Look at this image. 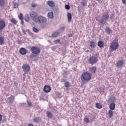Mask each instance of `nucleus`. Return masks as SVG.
<instances>
[{
	"mask_svg": "<svg viewBox=\"0 0 126 126\" xmlns=\"http://www.w3.org/2000/svg\"><path fill=\"white\" fill-rule=\"evenodd\" d=\"M102 18L105 20H108V19H109V14L106 13L103 14L102 16Z\"/></svg>",
	"mask_w": 126,
	"mask_h": 126,
	"instance_id": "6ab92c4d",
	"label": "nucleus"
},
{
	"mask_svg": "<svg viewBox=\"0 0 126 126\" xmlns=\"http://www.w3.org/2000/svg\"><path fill=\"white\" fill-rule=\"evenodd\" d=\"M95 107L97 108V109H102V104L99 103H96L95 104Z\"/></svg>",
	"mask_w": 126,
	"mask_h": 126,
	"instance_id": "a878e982",
	"label": "nucleus"
},
{
	"mask_svg": "<svg viewBox=\"0 0 126 126\" xmlns=\"http://www.w3.org/2000/svg\"><path fill=\"white\" fill-rule=\"evenodd\" d=\"M82 77L85 81H89L92 76H91V74L85 72L82 73Z\"/></svg>",
	"mask_w": 126,
	"mask_h": 126,
	"instance_id": "7ed1b4c3",
	"label": "nucleus"
},
{
	"mask_svg": "<svg viewBox=\"0 0 126 126\" xmlns=\"http://www.w3.org/2000/svg\"><path fill=\"white\" fill-rule=\"evenodd\" d=\"M25 21H26L27 22H28L30 20V18H29V16H26L25 18Z\"/></svg>",
	"mask_w": 126,
	"mask_h": 126,
	"instance_id": "473e14b6",
	"label": "nucleus"
},
{
	"mask_svg": "<svg viewBox=\"0 0 126 126\" xmlns=\"http://www.w3.org/2000/svg\"><path fill=\"white\" fill-rule=\"evenodd\" d=\"M32 30H33V32H35V33H38V32H39V30H38V29H37L35 27H33L32 28Z\"/></svg>",
	"mask_w": 126,
	"mask_h": 126,
	"instance_id": "2f4dec72",
	"label": "nucleus"
},
{
	"mask_svg": "<svg viewBox=\"0 0 126 126\" xmlns=\"http://www.w3.org/2000/svg\"><path fill=\"white\" fill-rule=\"evenodd\" d=\"M59 34L60 33L58 32H55L52 34V37L53 38H56V37H58Z\"/></svg>",
	"mask_w": 126,
	"mask_h": 126,
	"instance_id": "aec40b11",
	"label": "nucleus"
},
{
	"mask_svg": "<svg viewBox=\"0 0 126 126\" xmlns=\"http://www.w3.org/2000/svg\"><path fill=\"white\" fill-rule=\"evenodd\" d=\"M124 64V62L123 61H119L117 62L116 65L117 67H121V66H123Z\"/></svg>",
	"mask_w": 126,
	"mask_h": 126,
	"instance_id": "4468645a",
	"label": "nucleus"
},
{
	"mask_svg": "<svg viewBox=\"0 0 126 126\" xmlns=\"http://www.w3.org/2000/svg\"><path fill=\"white\" fill-rule=\"evenodd\" d=\"M90 47L91 49H95L96 47V42L94 41H91L90 42Z\"/></svg>",
	"mask_w": 126,
	"mask_h": 126,
	"instance_id": "f8f14e48",
	"label": "nucleus"
},
{
	"mask_svg": "<svg viewBox=\"0 0 126 126\" xmlns=\"http://www.w3.org/2000/svg\"><path fill=\"white\" fill-rule=\"evenodd\" d=\"M18 44H19V45H20V44H22L21 41H19L18 42Z\"/></svg>",
	"mask_w": 126,
	"mask_h": 126,
	"instance_id": "a18cd8bd",
	"label": "nucleus"
},
{
	"mask_svg": "<svg viewBox=\"0 0 126 126\" xmlns=\"http://www.w3.org/2000/svg\"><path fill=\"white\" fill-rule=\"evenodd\" d=\"M110 48L112 51H116V50H117V49L119 48V43L118 41L113 40L111 44Z\"/></svg>",
	"mask_w": 126,
	"mask_h": 126,
	"instance_id": "20e7f679",
	"label": "nucleus"
},
{
	"mask_svg": "<svg viewBox=\"0 0 126 126\" xmlns=\"http://www.w3.org/2000/svg\"><path fill=\"white\" fill-rule=\"evenodd\" d=\"M31 51L33 54V55H30L31 58H33V57H37V56H39V54L41 52V50L40 48L37 46H32L31 49Z\"/></svg>",
	"mask_w": 126,
	"mask_h": 126,
	"instance_id": "f03ea898",
	"label": "nucleus"
},
{
	"mask_svg": "<svg viewBox=\"0 0 126 126\" xmlns=\"http://www.w3.org/2000/svg\"><path fill=\"white\" fill-rule=\"evenodd\" d=\"M30 15L31 19L35 23H39V24H44L47 22V18L43 16H39L38 17V13L36 12H32L30 13Z\"/></svg>",
	"mask_w": 126,
	"mask_h": 126,
	"instance_id": "f257e3e1",
	"label": "nucleus"
},
{
	"mask_svg": "<svg viewBox=\"0 0 126 126\" xmlns=\"http://www.w3.org/2000/svg\"><path fill=\"white\" fill-rule=\"evenodd\" d=\"M32 7H36V6H37V4L35 3H32Z\"/></svg>",
	"mask_w": 126,
	"mask_h": 126,
	"instance_id": "e433bc0d",
	"label": "nucleus"
},
{
	"mask_svg": "<svg viewBox=\"0 0 126 126\" xmlns=\"http://www.w3.org/2000/svg\"><path fill=\"white\" fill-rule=\"evenodd\" d=\"M48 17H49V18H53L54 13H53V12H51L48 13Z\"/></svg>",
	"mask_w": 126,
	"mask_h": 126,
	"instance_id": "393cba45",
	"label": "nucleus"
},
{
	"mask_svg": "<svg viewBox=\"0 0 126 126\" xmlns=\"http://www.w3.org/2000/svg\"><path fill=\"white\" fill-rule=\"evenodd\" d=\"M10 22L13 25H16V24H17V21L15 19H11Z\"/></svg>",
	"mask_w": 126,
	"mask_h": 126,
	"instance_id": "4be33fe9",
	"label": "nucleus"
},
{
	"mask_svg": "<svg viewBox=\"0 0 126 126\" xmlns=\"http://www.w3.org/2000/svg\"><path fill=\"white\" fill-rule=\"evenodd\" d=\"M116 104L115 103H111L109 106L110 110H114Z\"/></svg>",
	"mask_w": 126,
	"mask_h": 126,
	"instance_id": "b1692460",
	"label": "nucleus"
},
{
	"mask_svg": "<svg viewBox=\"0 0 126 126\" xmlns=\"http://www.w3.org/2000/svg\"><path fill=\"white\" fill-rule=\"evenodd\" d=\"M84 121L87 124H89V119L88 118V117L85 118Z\"/></svg>",
	"mask_w": 126,
	"mask_h": 126,
	"instance_id": "7c9ffc66",
	"label": "nucleus"
},
{
	"mask_svg": "<svg viewBox=\"0 0 126 126\" xmlns=\"http://www.w3.org/2000/svg\"><path fill=\"white\" fill-rule=\"evenodd\" d=\"M4 0H0V6L2 7L4 6Z\"/></svg>",
	"mask_w": 126,
	"mask_h": 126,
	"instance_id": "c85d7f7f",
	"label": "nucleus"
},
{
	"mask_svg": "<svg viewBox=\"0 0 126 126\" xmlns=\"http://www.w3.org/2000/svg\"><path fill=\"white\" fill-rule=\"evenodd\" d=\"M65 8L66 9L68 10V9H70V6H69V5H65Z\"/></svg>",
	"mask_w": 126,
	"mask_h": 126,
	"instance_id": "c9c22d12",
	"label": "nucleus"
},
{
	"mask_svg": "<svg viewBox=\"0 0 126 126\" xmlns=\"http://www.w3.org/2000/svg\"><path fill=\"white\" fill-rule=\"evenodd\" d=\"M21 20V24L22 25H23L24 24V21H23V20Z\"/></svg>",
	"mask_w": 126,
	"mask_h": 126,
	"instance_id": "37998d69",
	"label": "nucleus"
},
{
	"mask_svg": "<svg viewBox=\"0 0 126 126\" xmlns=\"http://www.w3.org/2000/svg\"><path fill=\"white\" fill-rule=\"evenodd\" d=\"M46 116L49 119L53 118V114L52 112H51V111H47L46 113Z\"/></svg>",
	"mask_w": 126,
	"mask_h": 126,
	"instance_id": "f3484780",
	"label": "nucleus"
},
{
	"mask_svg": "<svg viewBox=\"0 0 126 126\" xmlns=\"http://www.w3.org/2000/svg\"><path fill=\"white\" fill-rule=\"evenodd\" d=\"M106 21H105V20H104V19H102V20H101V24H105V23H106Z\"/></svg>",
	"mask_w": 126,
	"mask_h": 126,
	"instance_id": "4c0bfd02",
	"label": "nucleus"
},
{
	"mask_svg": "<svg viewBox=\"0 0 126 126\" xmlns=\"http://www.w3.org/2000/svg\"><path fill=\"white\" fill-rule=\"evenodd\" d=\"M19 52L21 55H26V53H27V51L24 48H20Z\"/></svg>",
	"mask_w": 126,
	"mask_h": 126,
	"instance_id": "9d476101",
	"label": "nucleus"
},
{
	"mask_svg": "<svg viewBox=\"0 0 126 126\" xmlns=\"http://www.w3.org/2000/svg\"><path fill=\"white\" fill-rule=\"evenodd\" d=\"M28 126H33V124H29Z\"/></svg>",
	"mask_w": 126,
	"mask_h": 126,
	"instance_id": "49530a36",
	"label": "nucleus"
},
{
	"mask_svg": "<svg viewBox=\"0 0 126 126\" xmlns=\"http://www.w3.org/2000/svg\"><path fill=\"white\" fill-rule=\"evenodd\" d=\"M67 16L68 22H70L72 18L71 16V13H67Z\"/></svg>",
	"mask_w": 126,
	"mask_h": 126,
	"instance_id": "dca6fc26",
	"label": "nucleus"
},
{
	"mask_svg": "<svg viewBox=\"0 0 126 126\" xmlns=\"http://www.w3.org/2000/svg\"><path fill=\"white\" fill-rule=\"evenodd\" d=\"M113 111L111 110H109L108 111V113L107 114L108 117L109 118H112L113 117Z\"/></svg>",
	"mask_w": 126,
	"mask_h": 126,
	"instance_id": "412c9836",
	"label": "nucleus"
},
{
	"mask_svg": "<svg viewBox=\"0 0 126 126\" xmlns=\"http://www.w3.org/2000/svg\"><path fill=\"white\" fill-rule=\"evenodd\" d=\"M123 3L126 4V0H122Z\"/></svg>",
	"mask_w": 126,
	"mask_h": 126,
	"instance_id": "79ce46f5",
	"label": "nucleus"
},
{
	"mask_svg": "<svg viewBox=\"0 0 126 126\" xmlns=\"http://www.w3.org/2000/svg\"><path fill=\"white\" fill-rule=\"evenodd\" d=\"M68 37H72V34H69V35H68Z\"/></svg>",
	"mask_w": 126,
	"mask_h": 126,
	"instance_id": "de8ad7c7",
	"label": "nucleus"
},
{
	"mask_svg": "<svg viewBox=\"0 0 126 126\" xmlns=\"http://www.w3.org/2000/svg\"><path fill=\"white\" fill-rule=\"evenodd\" d=\"M64 86L66 87V88H68L69 86H70V84L69 83V82H66L64 83Z\"/></svg>",
	"mask_w": 126,
	"mask_h": 126,
	"instance_id": "cd10ccee",
	"label": "nucleus"
},
{
	"mask_svg": "<svg viewBox=\"0 0 126 126\" xmlns=\"http://www.w3.org/2000/svg\"><path fill=\"white\" fill-rule=\"evenodd\" d=\"M4 37L2 36L0 37V45H4Z\"/></svg>",
	"mask_w": 126,
	"mask_h": 126,
	"instance_id": "a211bd4d",
	"label": "nucleus"
},
{
	"mask_svg": "<svg viewBox=\"0 0 126 126\" xmlns=\"http://www.w3.org/2000/svg\"><path fill=\"white\" fill-rule=\"evenodd\" d=\"M105 32L107 34H111L112 33V30L109 28H106Z\"/></svg>",
	"mask_w": 126,
	"mask_h": 126,
	"instance_id": "5701e85b",
	"label": "nucleus"
},
{
	"mask_svg": "<svg viewBox=\"0 0 126 126\" xmlns=\"http://www.w3.org/2000/svg\"><path fill=\"white\" fill-rule=\"evenodd\" d=\"M34 123H39L40 122L42 121V118L40 117H34L33 119Z\"/></svg>",
	"mask_w": 126,
	"mask_h": 126,
	"instance_id": "9b49d317",
	"label": "nucleus"
},
{
	"mask_svg": "<svg viewBox=\"0 0 126 126\" xmlns=\"http://www.w3.org/2000/svg\"><path fill=\"white\" fill-rule=\"evenodd\" d=\"M88 62H89V63H91L92 64L96 63L98 62V58L96 57L95 55H93L90 57L89 59L88 60Z\"/></svg>",
	"mask_w": 126,
	"mask_h": 126,
	"instance_id": "39448f33",
	"label": "nucleus"
},
{
	"mask_svg": "<svg viewBox=\"0 0 126 126\" xmlns=\"http://www.w3.org/2000/svg\"><path fill=\"white\" fill-rule=\"evenodd\" d=\"M19 19H20V20H23L24 17H23V14H22V13H20L19 15Z\"/></svg>",
	"mask_w": 126,
	"mask_h": 126,
	"instance_id": "c756f323",
	"label": "nucleus"
},
{
	"mask_svg": "<svg viewBox=\"0 0 126 126\" xmlns=\"http://www.w3.org/2000/svg\"><path fill=\"white\" fill-rule=\"evenodd\" d=\"M97 45L99 48H103V47L104 46V42H103V41H102V40H99L97 42Z\"/></svg>",
	"mask_w": 126,
	"mask_h": 126,
	"instance_id": "2eb2a0df",
	"label": "nucleus"
},
{
	"mask_svg": "<svg viewBox=\"0 0 126 126\" xmlns=\"http://www.w3.org/2000/svg\"><path fill=\"white\" fill-rule=\"evenodd\" d=\"M5 28V22L3 20H0V31Z\"/></svg>",
	"mask_w": 126,
	"mask_h": 126,
	"instance_id": "0eeeda50",
	"label": "nucleus"
},
{
	"mask_svg": "<svg viewBox=\"0 0 126 126\" xmlns=\"http://www.w3.org/2000/svg\"><path fill=\"white\" fill-rule=\"evenodd\" d=\"M28 105L29 106V107L33 106V104H32V102H31L28 101Z\"/></svg>",
	"mask_w": 126,
	"mask_h": 126,
	"instance_id": "f704fd0d",
	"label": "nucleus"
},
{
	"mask_svg": "<svg viewBox=\"0 0 126 126\" xmlns=\"http://www.w3.org/2000/svg\"><path fill=\"white\" fill-rule=\"evenodd\" d=\"M14 96L11 95L10 97H9V99H12V100H14Z\"/></svg>",
	"mask_w": 126,
	"mask_h": 126,
	"instance_id": "ea45409f",
	"label": "nucleus"
},
{
	"mask_svg": "<svg viewBox=\"0 0 126 126\" xmlns=\"http://www.w3.org/2000/svg\"><path fill=\"white\" fill-rule=\"evenodd\" d=\"M108 103H114V99L112 98H109L108 99Z\"/></svg>",
	"mask_w": 126,
	"mask_h": 126,
	"instance_id": "72a5a7b5",
	"label": "nucleus"
},
{
	"mask_svg": "<svg viewBox=\"0 0 126 126\" xmlns=\"http://www.w3.org/2000/svg\"><path fill=\"white\" fill-rule=\"evenodd\" d=\"M97 68L96 67H92L90 68L89 71L91 73H95L96 71Z\"/></svg>",
	"mask_w": 126,
	"mask_h": 126,
	"instance_id": "ddd939ff",
	"label": "nucleus"
},
{
	"mask_svg": "<svg viewBox=\"0 0 126 126\" xmlns=\"http://www.w3.org/2000/svg\"><path fill=\"white\" fill-rule=\"evenodd\" d=\"M23 71L26 73H28L30 71L31 67L30 65L28 64H24L22 66Z\"/></svg>",
	"mask_w": 126,
	"mask_h": 126,
	"instance_id": "423d86ee",
	"label": "nucleus"
},
{
	"mask_svg": "<svg viewBox=\"0 0 126 126\" xmlns=\"http://www.w3.org/2000/svg\"><path fill=\"white\" fill-rule=\"evenodd\" d=\"M1 120H2L1 115L0 114V122H1Z\"/></svg>",
	"mask_w": 126,
	"mask_h": 126,
	"instance_id": "c03bdc74",
	"label": "nucleus"
},
{
	"mask_svg": "<svg viewBox=\"0 0 126 126\" xmlns=\"http://www.w3.org/2000/svg\"><path fill=\"white\" fill-rule=\"evenodd\" d=\"M48 5H49L50 7H54L55 5V3L53 0H48L47 1Z\"/></svg>",
	"mask_w": 126,
	"mask_h": 126,
	"instance_id": "1a4fd4ad",
	"label": "nucleus"
},
{
	"mask_svg": "<svg viewBox=\"0 0 126 126\" xmlns=\"http://www.w3.org/2000/svg\"><path fill=\"white\" fill-rule=\"evenodd\" d=\"M51 90H52V89L50 86L45 85L44 87L43 91H44L45 93H49V92H51Z\"/></svg>",
	"mask_w": 126,
	"mask_h": 126,
	"instance_id": "6e6552de",
	"label": "nucleus"
},
{
	"mask_svg": "<svg viewBox=\"0 0 126 126\" xmlns=\"http://www.w3.org/2000/svg\"><path fill=\"white\" fill-rule=\"evenodd\" d=\"M14 6L15 8L18 7V4L16 3H14Z\"/></svg>",
	"mask_w": 126,
	"mask_h": 126,
	"instance_id": "58836bf2",
	"label": "nucleus"
},
{
	"mask_svg": "<svg viewBox=\"0 0 126 126\" xmlns=\"http://www.w3.org/2000/svg\"><path fill=\"white\" fill-rule=\"evenodd\" d=\"M55 43H60V39H57L56 40H55Z\"/></svg>",
	"mask_w": 126,
	"mask_h": 126,
	"instance_id": "a19ab883",
	"label": "nucleus"
},
{
	"mask_svg": "<svg viewBox=\"0 0 126 126\" xmlns=\"http://www.w3.org/2000/svg\"><path fill=\"white\" fill-rule=\"evenodd\" d=\"M81 5H83V6H85L87 5V2H86V0H83L81 2Z\"/></svg>",
	"mask_w": 126,
	"mask_h": 126,
	"instance_id": "bb28decb",
	"label": "nucleus"
}]
</instances>
